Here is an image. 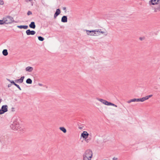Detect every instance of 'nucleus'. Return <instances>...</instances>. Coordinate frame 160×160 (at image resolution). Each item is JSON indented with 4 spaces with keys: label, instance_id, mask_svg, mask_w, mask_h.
<instances>
[{
    "label": "nucleus",
    "instance_id": "f257e3e1",
    "mask_svg": "<svg viewBox=\"0 0 160 160\" xmlns=\"http://www.w3.org/2000/svg\"><path fill=\"white\" fill-rule=\"evenodd\" d=\"M10 127L14 130H17L19 129V123L17 119H15L13 120L12 123L11 124Z\"/></svg>",
    "mask_w": 160,
    "mask_h": 160
},
{
    "label": "nucleus",
    "instance_id": "f03ea898",
    "mask_svg": "<svg viewBox=\"0 0 160 160\" xmlns=\"http://www.w3.org/2000/svg\"><path fill=\"white\" fill-rule=\"evenodd\" d=\"M3 18L5 23L6 24L11 23L14 21L13 18L11 16H8Z\"/></svg>",
    "mask_w": 160,
    "mask_h": 160
},
{
    "label": "nucleus",
    "instance_id": "7ed1b4c3",
    "mask_svg": "<svg viewBox=\"0 0 160 160\" xmlns=\"http://www.w3.org/2000/svg\"><path fill=\"white\" fill-rule=\"evenodd\" d=\"M86 31L87 34L88 35L90 36H96L98 34V31L97 29L92 30H85Z\"/></svg>",
    "mask_w": 160,
    "mask_h": 160
},
{
    "label": "nucleus",
    "instance_id": "20e7f679",
    "mask_svg": "<svg viewBox=\"0 0 160 160\" xmlns=\"http://www.w3.org/2000/svg\"><path fill=\"white\" fill-rule=\"evenodd\" d=\"M92 151L90 150H87L84 153L83 157H85L91 158L92 157Z\"/></svg>",
    "mask_w": 160,
    "mask_h": 160
},
{
    "label": "nucleus",
    "instance_id": "39448f33",
    "mask_svg": "<svg viewBox=\"0 0 160 160\" xmlns=\"http://www.w3.org/2000/svg\"><path fill=\"white\" fill-rule=\"evenodd\" d=\"M97 99L105 105L108 106L109 105V102H108L105 100L98 98H97Z\"/></svg>",
    "mask_w": 160,
    "mask_h": 160
},
{
    "label": "nucleus",
    "instance_id": "423d86ee",
    "mask_svg": "<svg viewBox=\"0 0 160 160\" xmlns=\"http://www.w3.org/2000/svg\"><path fill=\"white\" fill-rule=\"evenodd\" d=\"M26 33L28 35H34L36 33V32L34 31H30V29H28L26 31Z\"/></svg>",
    "mask_w": 160,
    "mask_h": 160
},
{
    "label": "nucleus",
    "instance_id": "0eeeda50",
    "mask_svg": "<svg viewBox=\"0 0 160 160\" xmlns=\"http://www.w3.org/2000/svg\"><path fill=\"white\" fill-rule=\"evenodd\" d=\"M89 135V134L86 131H84L83 133L81 134V137H82L83 138L86 139L88 138Z\"/></svg>",
    "mask_w": 160,
    "mask_h": 160
},
{
    "label": "nucleus",
    "instance_id": "6e6552de",
    "mask_svg": "<svg viewBox=\"0 0 160 160\" xmlns=\"http://www.w3.org/2000/svg\"><path fill=\"white\" fill-rule=\"evenodd\" d=\"M8 106L6 105H3L2 106L1 110L4 113L5 112L8 111Z\"/></svg>",
    "mask_w": 160,
    "mask_h": 160
},
{
    "label": "nucleus",
    "instance_id": "1a4fd4ad",
    "mask_svg": "<svg viewBox=\"0 0 160 160\" xmlns=\"http://www.w3.org/2000/svg\"><path fill=\"white\" fill-rule=\"evenodd\" d=\"M159 2H160V0H151L149 1V3L152 5H155L159 3Z\"/></svg>",
    "mask_w": 160,
    "mask_h": 160
},
{
    "label": "nucleus",
    "instance_id": "9d476101",
    "mask_svg": "<svg viewBox=\"0 0 160 160\" xmlns=\"http://www.w3.org/2000/svg\"><path fill=\"white\" fill-rule=\"evenodd\" d=\"M24 78V76L22 77L20 79L15 80V82L17 83H22L23 82Z\"/></svg>",
    "mask_w": 160,
    "mask_h": 160
},
{
    "label": "nucleus",
    "instance_id": "9b49d317",
    "mask_svg": "<svg viewBox=\"0 0 160 160\" xmlns=\"http://www.w3.org/2000/svg\"><path fill=\"white\" fill-rule=\"evenodd\" d=\"M61 21L63 22H67V18L66 16L62 17L61 19Z\"/></svg>",
    "mask_w": 160,
    "mask_h": 160
},
{
    "label": "nucleus",
    "instance_id": "f8f14e48",
    "mask_svg": "<svg viewBox=\"0 0 160 160\" xmlns=\"http://www.w3.org/2000/svg\"><path fill=\"white\" fill-rule=\"evenodd\" d=\"M29 27L31 28L34 29L36 27V25H35L34 22H31V23L29 25Z\"/></svg>",
    "mask_w": 160,
    "mask_h": 160
},
{
    "label": "nucleus",
    "instance_id": "ddd939ff",
    "mask_svg": "<svg viewBox=\"0 0 160 160\" xmlns=\"http://www.w3.org/2000/svg\"><path fill=\"white\" fill-rule=\"evenodd\" d=\"M25 69L27 71L30 72L32 71L33 68L32 67L28 66Z\"/></svg>",
    "mask_w": 160,
    "mask_h": 160
},
{
    "label": "nucleus",
    "instance_id": "4468645a",
    "mask_svg": "<svg viewBox=\"0 0 160 160\" xmlns=\"http://www.w3.org/2000/svg\"><path fill=\"white\" fill-rule=\"evenodd\" d=\"M17 27L20 29L23 28L24 29H27L28 28V26L27 25H20L18 26Z\"/></svg>",
    "mask_w": 160,
    "mask_h": 160
},
{
    "label": "nucleus",
    "instance_id": "2eb2a0df",
    "mask_svg": "<svg viewBox=\"0 0 160 160\" xmlns=\"http://www.w3.org/2000/svg\"><path fill=\"white\" fill-rule=\"evenodd\" d=\"M2 53L3 55L5 56H7L8 54L7 50L4 49L2 51Z\"/></svg>",
    "mask_w": 160,
    "mask_h": 160
},
{
    "label": "nucleus",
    "instance_id": "dca6fc26",
    "mask_svg": "<svg viewBox=\"0 0 160 160\" xmlns=\"http://www.w3.org/2000/svg\"><path fill=\"white\" fill-rule=\"evenodd\" d=\"M26 82L27 84H31L32 83V81L30 78H28L26 81Z\"/></svg>",
    "mask_w": 160,
    "mask_h": 160
},
{
    "label": "nucleus",
    "instance_id": "f3484780",
    "mask_svg": "<svg viewBox=\"0 0 160 160\" xmlns=\"http://www.w3.org/2000/svg\"><path fill=\"white\" fill-rule=\"evenodd\" d=\"M64 133H65L67 132L66 129L63 127H61L59 128Z\"/></svg>",
    "mask_w": 160,
    "mask_h": 160
},
{
    "label": "nucleus",
    "instance_id": "a211bd4d",
    "mask_svg": "<svg viewBox=\"0 0 160 160\" xmlns=\"http://www.w3.org/2000/svg\"><path fill=\"white\" fill-rule=\"evenodd\" d=\"M60 10L59 9H57L56 10L55 13L57 15H58L60 13Z\"/></svg>",
    "mask_w": 160,
    "mask_h": 160
},
{
    "label": "nucleus",
    "instance_id": "6ab92c4d",
    "mask_svg": "<svg viewBox=\"0 0 160 160\" xmlns=\"http://www.w3.org/2000/svg\"><path fill=\"white\" fill-rule=\"evenodd\" d=\"M97 31H98V34L99 35V33H101L102 34H104L105 33H106L105 32H104L101 31V29H97Z\"/></svg>",
    "mask_w": 160,
    "mask_h": 160
},
{
    "label": "nucleus",
    "instance_id": "aec40b11",
    "mask_svg": "<svg viewBox=\"0 0 160 160\" xmlns=\"http://www.w3.org/2000/svg\"><path fill=\"white\" fill-rule=\"evenodd\" d=\"M38 40L41 41H42L44 40V38L43 37L41 36H38Z\"/></svg>",
    "mask_w": 160,
    "mask_h": 160
},
{
    "label": "nucleus",
    "instance_id": "412c9836",
    "mask_svg": "<svg viewBox=\"0 0 160 160\" xmlns=\"http://www.w3.org/2000/svg\"><path fill=\"white\" fill-rule=\"evenodd\" d=\"M139 99V102H142L145 101V100L144 97H143L142 98H138Z\"/></svg>",
    "mask_w": 160,
    "mask_h": 160
},
{
    "label": "nucleus",
    "instance_id": "4be33fe9",
    "mask_svg": "<svg viewBox=\"0 0 160 160\" xmlns=\"http://www.w3.org/2000/svg\"><path fill=\"white\" fill-rule=\"evenodd\" d=\"M132 99V102H139V99L138 98H133Z\"/></svg>",
    "mask_w": 160,
    "mask_h": 160
},
{
    "label": "nucleus",
    "instance_id": "5701e85b",
    "mask_svg": "<svg viewBox=\"0 0 160 160\" xmlns=\"http://www.w3.org/2000/svg\"><path fill=\"white\" fill-rule=\"evenodd\" d=\"M110 105L112 106H114L116 107H117V106L116 105L109 102L108 106H110Z\"/></svg>",
    "mask_w": 160,
    "mask_h": 160
},
{
    "label": "nucleus",
    "instance_id": "b1692460",
    "mask_svg": "<svg viewBox=\"0 0 160 160\" xmlns=\"http://www.w3.org/2000/svg\"><path fill=\"white\" fill-rule=\"evenodd\" d=\"M83 157V160H91V158H87L85 157Z\"/></svg>",
    "mask_w": 160,
    "mask_h": 160
},
{
    "label": "nucleus",
    "instance_id": "393cba45",
    "mask_svg": "<svg viewBox=\"0 0 160 160\" xmlns=\"http://www.w3.org/2000/svg\"><path fill=\"white\" fill-rule=\"evenodd\" d=\"M4 23H5V22L4 21V18H3L2 20H0V25H2Z\"/></svg>",
    "mask_w": 160,
    "mask_h": 160
},
{
    "label": "nucleus",
    "instance_id": "a878e982",
    "mask_svg": "<svg viewBox=\"0 0 160 160\" xmlns=\"http://www.w3.org/2000/svg\"><path fill=\"white\" fill-rule=\"evenodd\" d=\"M15 86L17 87L20 90H21V89L18 85L16 84H15Z\"/></svg>",
    "mask_w": 160,
    "mask_h": 160
},
{
    "label": "nucleus",
    "instance_id": "bb28decb",
    "mask_svg": "<svg viewBox=\"0 0 160 160\" xmlns=\"http://www.w3.org/2000/svg\"><path fill=\"white\" fill-rule=\"evenodd\" d=\"M32 12L31 11H28V12H27V15H31L32 14Z\"/></svg>",
    "mask_w": 160,
    "mask_h": 160
},
{
    "label": "nucleus",
    "instance_id": "cd10ccee",
    "mask_svg": "<svg viewBox=\"0 0 160 160\" xmlns=\"http://www.w3.org/2000/svg\"><path fill=\"white\" fill-rule=\"evenodd\" d=\"M4 2L2 0H0V4L2 5L4 4Z\"/></svg>",
    "mask_w": 160,
    "mask_h": 160
},
{
    "label": "nucleus",
    "instance_id": "c85d7f7f",
    "mask_svg": "<svg viewBox=\"0 0 160 160\" xmlns=\"http://www.w3.org/2000/svg\"><path fill=\"white\" fill-rule=\"evenodd\" d=\"M11 84H13L15 86V84H16L14 82V81L12 80L11 82Z\"/></svg>",
    "mask_w": 160,
    "mask_h": 160
},
{
    "label": "nucleus",
    "instance_id": "c756f323",
    "mask_svg": "<svg viewBox=\"0 0 160 160\" xmlns=\"http://www.w3.org/2000/svg\"><path fill=\"white\" fill-rule=\"evenodd\" d=\"M144 99H145V100H148L149 99L148 98V96H146L145 97H144Z\"/></svg>",
    "mask_w": 160,
    "mask_h": 160
},
{
    "label": "nucleus",
    "instance_id": "7c9ffc66",
    "mask_svg": "<svg viewBox=\"0 0 160 160\" xmlns=\"http://www.w3.org/2000/svg\"><path fill=\"white\" fill-rule=\"evenodd\" d=\"M132 102V99L127 101V102L129 103H131Z\"/></svg>",
    "mask_w": 160,
    "mask_h": 160
},
{
    "label": "nucleus",
    "instance_id": "2f4dec72",
    "mask_svg": "<svg viewBox=\"0 0 160 160\" xmlns=\"http://www.w3.org/2000/svg\"><path fill=\"white\" fill-rule=\"evenodd\" d=\"M58 15L55 13L54 15V18H56Z\"/></svg>",
    "mask_w": 160,
    "mask_h": 160
},
{
    "label": "nucleus",
    "instance_id": "473e14b6",
    "mask_svg": "<svg viewBox=\"0 0 160 160\" xmlns=\"http://www.w3.org/2000/svg\"><path fill=\"white\" fill-rule=\"evenodd\" d=\"M117 159L118 158L115 157H114L112 158V160H117Z\"/></svg>",
    "mask_w": 160,
    "mask_h": 160
},
{
    "label": "nucleus",
    "instance_id": "72a5a7b5",
    "mask_svg": "<svg viewBox=\"0 0 160 160\" xmlns=\"http://www.w3.org/2000/svg\"><path fill=\"white\" fill-rule=\"evenodd\" d=\"M3 112H2V111L0 109V114H3Z\"/></svg>",
    "mask_w": 160,
    "mask_h": 160
},
{
    "label": "nucleus",
    "instance_id": "f704fd0d",
    "mask_svg": "<svg viewBox=\"0 0 160 160\" xmlns=\"http://www.w3.org/2000/svg\"><path fill=\"white\" fill-rule=\"evenodd\" d=\"M12 86V84H9L8 85V88H9L11 87Z\"/></svg>",
    "mask_w": 160,
    "mask_h": 160
},
{
    "label": "nucleus",
    "instance_id": "c9c22d12",
    "mask_svg": "<svg viewBox=\"0 0 160 160\" xmlns=\"http://www.w3.org/2000/svg\"><path fill=\"white\" fill-rule=\"evenodd\" d=\"M152 96V95H149L148 96V98L151 97Z\"/></svg>",
    "mask_w": 160,
    "mask_h": 160
},
{
    "label": "nucleus",
    "instance_id": "e433bc0d",
    "mask_svg": "<svg viewBox=\"0 0 160 160\" xmlns=\"http://www.w3.org/2000/svg\"><path fill=\"white\" fill-rule=\"evenodd\" d=\"M7 80L9 82H11L12 81V80H10V79H8V78H7Z\"/></svg>",
    "mask_w": 160,
    "mask_h": 160
},
{
    "label": "nucleus",
    "instance_id": "4c0bfd02",
    "mask_svg": "<svg viewBox=\"0 0 160 160\" xmlns=\"http://www.w3.org/2000/svg\"><path fill=\"white\" fill-rule=\"evenodd\" d=\"M66 8L65 7H63L62 9L63 10H66Z\"/></svg>",
    "mask_w": 160,
    "mask_h": 160
},
{
    "label": "nucleus",
    "instance_id": "58836bf2",
    "mask_svg": "<svg viewBox=\"0 0 160 160\" xmlns=\"http://www.w3.org/2000/svg\"><path fill=\"white\" fill-rule=\"evenodd\" d=\"M38 85L40 86H42V85L41 83H39Z\"/></svg>",
    "mask_w": 160,
    "mask_h": 160
},
{
    "label": "nucleus",
    "instance_id": "ea45409f",
    "mask_svg": "<svg viewBox=\"0 0 160 160\" xmlns=\"http://www.w3.org/2000/svg\"><path fill=\"white\" fill-rule=\"evenodd\" d=\"M140 39H141V40H142V38H140Z\"/></svg>",
    "mask_w": 160,
    "mask_h": 160
},
{
    "label": "nucleus",
    "instance_id": "a19ab883",
    "mask_svg": "<svg viewBox=\"0 0 160 160\" xmlns=\"http://www.w3.org/2000/svg\"><path fill=\"white\" fill-rule=\"evenodd\" d=\"M12 110H13V109H14V108H12Z\"/></svg>",
    "mask_w": 160,
    "mask_h": 160
},
{
    "label": "nucleus",
    "instance_id": "79ce46f5",
    "mask_svg": "<svg viewBox=\"0 0 160 160\" xmlns=\"http://www.w3.org/2000/svg\"><path fill=\"white\" fill-rule=\"evenodd\" d=\"M12 110H13V109H14V108H12Z\"/></svg>",
    "mask_w": 160,
    "mask_h": 160
},
{
    "label": "nucleus",
    "instance_id": "37998d69",
    "mask_svg": "<svg viewBox=\"0 0 160 160\" xmlns=\"http://www.w3.org/2000/svg\"><path fill=\"white\" fill-rule=\"evenodd\" d=\"M105 35H107V34H105Z\"/></svg>",
    "mask_w": 160,
    "mask_h": 160
}]
</instances>
